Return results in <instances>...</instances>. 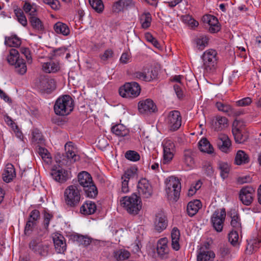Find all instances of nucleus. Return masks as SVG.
<instances>
[{"mask_svg": "<svg viewBox=\"0 0 261 261\" xmlns=\"http://www.w3.org/2000/svg\"><path fill=\"white\" fill-rule=\"evenodd\" d=\"M74 103L71 97L68 95L60 96L56 101L54 109L56 115L66 116L73 110Z\"/></svg>", "mask_w": 261, "mask_h": 261, "instance_id": "obj_1", "label": "nucleus"}, {"mask_svg": "<svg viewBox=\"0 0 261 261\" xmlns=\"http://www.w3.org/2000/svg\"><path fill=\"white\" fill-rule=\"evenodd\" d=\"M77 178L79 184L83 188L86 195L90 198H94L97 195L98 191L91 175L86 171H82L78 174Z\"/></svg>", "mask_w": 261, "mask_h": 261, "instance_id": "obj_2", "label": "nucleus"}, {"mask_svg": "<svg viewBox=\"0 0 261 261\" xmlns=\"http://www.w3.org/2000/svg\"><path fill=\"white\" fill-rule=\"evenodd\" d=\"M64 202L67 206L70 208L77 207L81 200L80 191L75 185L68 186L64 192Z\"/></svg>", "mask_w": 261, "mask_h": 261, "instance_id": "obj_3", "label": "nucleus"}, {"mask_svg": "<svg viewBox=\"0 0 261 261\" xmlns=\"http://www.w3.org/2000/svg\"><path fill=\"white\" fill-rule=\"evenodd\" d=\"M140 197L133 194L130 196H124L120 200V204L130 214L136 215L141 208Z\"/></svg>", "mask_w": 261, "mask_h": 261, "instance_id": "obj_4", "label": "nucleus"}, {"mask_svg": "<svg viewBox=\"0 0 261 261\" xmlns=\"http://www.w3.org/2000/svg\"><path fill=\"white\" fill-rule=\"evenodd\" d=\"M203 67L207 72H214L217 65V53L215 50L210 49L205 51L201 57Z\"/></svg>", "mask_w": 261, "mask_h": 261, "instance_id": "obj_5", "label": "nucleus"}, {"mask_svg": "<svg viewBox=\"0 0 261 261\" xmlns=\"http://www.w3.org/2000/svg\"><path fill=\"white\" fill-rule=\"evenodd\" d=\"M141 91V88L138 83L135 82L126 83L120 87L119 94L123 97L134 98L138 97Z\"/></svg>", "mask_w": 261, "mask_h": 261, "instance_id": "obj_6", "label": "nucleus"}, {"mask_svg": "<svg viewBox=\"0 0 261 261\" xmlns=\"http://www.w3.org/2000/svg\"><path fill=\"white\" fill-rule=\"evenodd\" d=\"M35 86L42 93H50L56 89L54 79L47 75H41L36 80Z\"/></svg>", "mask_w": 261, "mask_h": 261, "instance_id": "obj_7", "label": "nucleus"}, {"mask_svg": "<svg viewBox=\"0 0 261 261\" xmlns=\"http://www.w3.org/2000/svg\"><path fill=\"white\" fill-rule=\"evenodd\" d=\"M180 189L181 185L179 179L173 176L169 177L166 187V191L168 197L176 201L179 197Z\"/></svg>", "mask_w": 261, "mask_h": 261, "instance_id": "obj_8", "label": "nucleus"}, {"mask_svg": "<svg viewBox=\"0 0 261 261\" xmlns=\"http://www.w3.org/2000/svg\"><path fill=\"white\" fill-rule=\"evenodd\" d=\"M65 154L63 155L61 161L62 165H67L68 163H74L80 160L77 153V148L71 142H68L65 145Z\"/></svg>", "mask_w": 261, "mask_h": 261, "instance_id": "obj_9", "label": "nucleus"}, {"mask_svg": "<svg viewBox=\"0 0 261 261\" xmlns=\"http://www.w3.org/2000/svg\"><path fill=\"white\" fill-rule=\"evenodd\" d=\"M165 123L171 131L177 130L181 124V117L178 111H170L165 119Z\"/></svg>", "mask_w": 261, "mask_h": 261, "instance_id": "obj_10", "label": "nucleus"}, {"mask_svg": "<svg viewBox=\"0 0 261 261\" xmlns=\"http://www.w3.org/2000/svg\"><path fill=\"white\" fill-rule=\"evenodd\" d=\"M226 217L225 208L216 210L211 216V221L213 228L217 232H221Z\"/></svg>", "mask_w": 261, "mask_h": 261, "instance_id": "obj_11", "label": "nucleus"}, {"mask_svg": "<svg viewBox=\"0 0 261 261\" xmlns=\"http://www.w3.org/2000/svg\"><path fill=\"white\" fill-rule=\"evenodd\" d=\"M255 190L250 186L243 187L239 192V199L242 203L246 206L250 205L253 202Z\"/></svg>", "mask_w": 261, "mask_h": 261, "instance_id": "obj_12", "label": "nucleus"}, {"mask_svg": "<svg viewBox=\"0 0 261 261\" xmlns=\"http://www.w3.org/2000/svg\"><path fill=\"white\" fill-rule=\"evenodd\" d=\"M137 189L140 196L142 198H149L152 195V187L146 178H142L139 181Z\"/></svg>", "mask_w": 261, "mask_h": 261, "instance_id": "obj_13", "label": "nucleus"}, {"mask_svg": "<svg viewBox=\"0 0 261 261\" xmlns=\"http://www.w3.org/2000/svg\"><path fill=\"white\" fill-rule=\"evenodd\" d=\"M215 106L218 111L225 113L229 116H239L243 114V111L242 110L233 108L227 103L217 102Z\"/></svg>", "mask_w": 261, "mask_h": 261, "instance_id": "obj_14", "label": "nucleus"}, {"mask_svg": "<svg viewBox=\"0 0 261 261\" xmlns=\"http://www.w3.org/2000/svg\"><path fill=\"white\" fill-rule=\"evenodd\" d=\"M164 164L170 162L173 158L175 152V145L170 140H165L163 142Z\"/></svg>", "mask_w": 261, "mask_h": 261, "instance_id": "obj_15", "label": "nucleus"}, {"mask_svg": "<svg viewBox=\"0 0 261 261\" xmlns=\"http://www.w3.org/2000/svg\"><path fill=\"white\" fill-rule=\"evenodd\" d=\"M29 248L35 254L45 256L47 254L48 247L44 245L39 239L32 240L29 243Z\"/></svg>", "mask_w": 261, "mask_h": 261, "instance_id": "obj_16", "label": "nucleus"}, {"mask_svg": "<svg viewBox=\"0 0 261 261\" xmlns=\"http://www.w3.org/2000/svg\"><path fill=\"white\" fill-rule=\"evenodd\" d=\"M212 128L216 132L222 131L228 126V119L221 115L213 117L211 121Z\"/></svg>", "mask_w": 261, "mask_h": 261, "instance_id": "obj_17", "label": "nucleus"}, {"mask_svg": "<svg viewBox=\"0 0 261 261\" xmlns=\"http://www.w3.org/2000/svg\"><path fill=\"white\" fill-rule=\"evenodd\" d=\"M197 155L196 150L191 149H185L183 152L182 162L189 169H191L195 166V158Z\"/></svg>", "mask_w": 261, "mask_h": 261, "instance_id": "obj_18", "label": "nucleus"}, {"mask_svg": "<svg viewBox=\"0 0 261 261\" xmlns=\"http://www.w3.org/2000/svg\"><path fill=\"white\" fill-rule=\"evenodd\" d=\"M202 21L204 23L208 24L209 31L211 33H215L220 30V25L216 17L211 15H205L203 16Z\"/></svg>", "mask_w": 261, "mask_h": 261, "instance_id": "obj_19", "label": "nucleus"}, {"mask_svg": "<svg viewBox=\"0 0 261 261\" xmlns=\"http://www.w3.org/2000/svg\"><path fill=\"white\" fill-rule=\"evenodd\" d=\"M50 174L55 181L64 183L70 178V172L63 169H53Z\"/></svg>", "mask_w": 261, "mask_h": 261, "instance_id": "obj_20", "label": "nucleus"}, {"mask_svg": "<svg viewBox=\"0 0 261 261\" xmlns=\"http://www.w3.org/2000/svg\"><path fill=\"white\" fill-rule=\"evenodd\" d=\"M168 225V220L165 214L159 212L156 215L154 221V229L160 232L165 229Z\"/></svg>", "mask_w": 261, "mask_h": 261, "instance_id": "obj_21", "label": "nucleus"}, {"mask_svg": "<svg viewBox=\"0 0 261 261\" xmlns=\"http://www.w3.org/2000/svg\"><path fill=\"white\" fill-rule=\"evenodd\" d=\"M217 143L218 147L222 152L225 153L230 152L231 142L226 135L224 134H219Z\"/></svg>", "mask_w": 261, "mask_h": 261, "instance_id": "obj_22", "label": "nucleus"}, {"mask_svg": "<svg viewBox=\"0 0 261 261\" xmlns=\"http://www.w3.org/2000/svg\"><path fill=\"white\" fill-rule=\"evenodd\" d=\"M56 251L58 253H63L66 250V240L60 233H55L53 237Z\"/></svg>", "mask_w": 261, "mask_h": 261, "instance_id": "obj_23", "label": "nucleus"}, {"mask_svg": "<svg viewBox=\"0 0 261 261\" xmlns=\"http://www.w3.org/2000/svg\"><path fill=\"white\" fill-rule=\"evenodd\" d=\"M134 6V4L132 0H118L113 4L112 10L114 12L119 13Z\"/></svg>", "mask_w": 261, "mask_h": 261, "instance_id": "obj_24", "label": "nucleus"}, {"mask_svg": "<svg viewBox=\"0 0 261 261\" xmlns=\"http://www.w3.org/2000/svg\"><path fill=\"white\" fill-rule=\"evenodd\" d=\"M156 109V106L150 99L140 101L138 103V110L141 113L154 112Z\"/></svg>", "mask_w": 261, "mask_h": 261, "instance_id": "obj_25", "label": "nucleus"}, {"mask_svg": "<svg viewBox=\"0 0 261 261\" xmlns=\"http://www.w3.org/2000/svg\"><path fill=\"white\" fill-rule=\"evenodd\" d=\"M168 240L164 238L160 239L157 243L156 250L158 255L162 258H166L169 252Z\"/></svg>", "mask_w": 261, "mask_h": 261, "instance_id": "obj_26", "label": "nucleus"}, {"mask_svg": "<svg viewBox=\"0 0 261 261\" xmlns=\"http://www.w3.org/2000/svg\"><path fill=\"white\" fill-rule=\"evenodd\" d=\"M16 176V172L14 166L11 164H8L2 174L3 180L6 182H11Z\"/></svg>", "mask_w": 261, "mask_h": 261, "instance_id": "obj_27", "label": "nucleus"}, {"mask_svg": "<svg viewBox=\"0 0 261 261\" xmlns=\"http://www.w3.org/2000/svg\"><path fill=\"white\" fill-rule=\"evenodd\" d=\"M201 202L199 200H194L190 201L187 206V212L190 217L195 215L201 207Z\"/></svg>", "mask_w": 261, "mask_h": 261, "instance_id": "obj_28", "label": "nucleus"}, {"mask_svg": "<svg viewBox=\"0 0 261 261\" xmlns=\"http://www.w3.org/2000/svg\"><path fill=\"white\" fill-rule=\"evenodd\" d=\"M96 210L95 203L91 201H86L80 207V212L84 215H91Z\"/></svg>", "mask_w": 261, "mask_h": 261, "instance_id": "obj_29", "label": "nucleus"}, {"mask_svg": "<svg viewBox=\"0 0 261 261\" xmlns=\"http://www.w3.org/2000/svg\"><path fill=\"white\" fill-rule=\"evenodd\" d=\"M215 254L212 251L205 250L202 247L200 248L197 256V261H208L211 258L214 259Z\"/></svg>", "mask_w": 261, "mask_h": 261, "instance_id": "obj_30", "label": "nucleus"}, {"mask_svg": "<svg viewBox=\"0 0 261 261\" xmlns=\"http://www.w3.org/2000/svg\"><path fill=\"white\" fill-rule=\"evenodd\" d=\"M113 255L117 261H122L128 259L130 253L128 250L122 248L114 250Z\"/></svg>", "mask_w": 261, "mask_h": 261, "instance_id": "obj_31", "label": "nucleus"}, {"mask_svg": "<svg viewBox=\"0 0 261 261\" xmlns=\"http://www.w3.org/2000/svg\"><path fill=\"white\" fill-rule=\"evenodd\" d=\"M29 21L32 28L36 31L40 32L44 31L43 23L38 17H29Z\"/></svg>", "mask_w": 261, "mask_h": 261, "instance_id": "obj_32", "label": "nucleus"}, {"mask_svg": "<svg viewBox=\"0 0 261 261\" xmlns=\"http://www.w3.org/2000/svg\"><path fill=\"white\" fill-rule=\"evenodd\" d=\"M42 69L46 73H55L60 69L59 64L54 61L44 63L42 65Z\"/></svg>", "mask_w": 261, "mask_h": 261, "instance_id": "obj_33", "label": "nucleus"}, {"mask_svg": "<svg viewBox=\"0 0 261 261\" xmlns=\"http://www.w3.org/2000/svg\"><path fill=\"white\" fill-rule=\"evenodd\" d=\"M111 131L114 134L119 137L126 136L129 133L128 130L121 124H118L112 126Z\"/></svg>", "mask_w": 261, "mask_h": 261, "instance_id": "obj_34", "label": "nucleus"}, {"mask_svg": "<svg viewBox=\"0 0 261 261\" xmlns=\"http://www.w3.org/2000/svg\"><path fill=\"white\" fill-rule=\"evenodd\" d=\"M199 150L203 152L211 154L213 152L214 148L206 138H202L198 143Z\"/></svg>", "mask_w": 261, "mask_h": 261, "instance_id": "obj_35", "label": "nucleus"}, {"mask_svg": "<svg viewBox=\"0 0 261 261\" xmlns=\"http://www.w3.org/2000/svg\"><path fill=\"white\" fill-rule=\"evenodd\" d=\"M54 29L56 33L64 36H67L70 33V30L67 25L60 21L55 24Z\"/></svg>", "mask_w": 261, "mask_h": 261, "instance_id": "obj_36", "label": "nucleus"}, {"mask_svg": "<svg viewBox=\"0 0 261 261\" xmlns=\"http://www.w3.org/2000/svg\"><path fill=\"white\" fill-rule=\"evenodd\" d=\"M142 28L148 29L151 25L152 18L149 12H144L139 17Z\"/></svg>", "mask_w": 261, "mask_h": 261, "instance_id": "obj_37", "label": "nucleus"}, {"mask_svg": "<svg viewBox=\"0 0 261 261\" xmlns=\"http://www.w3.org/2000/svg\"><path fill=\"white\" fill-rule=\"evenodd\" d=\"M249 162V156L245 151L242 150L238 151L235 157V163L237 165H240L248 163Z\"/></svg>", "mask_w": 261, "mask_h": 261, "instance_id": "obj_38", "label": "nucleus"}, {"mask_svg": "<svg viewBox=\"0 0 261 261\" xmlns=\"http://www.w3.org/2000/svg\"><path fill=\"white\" fill-rule=\"evenodd\" d=\"M13 66H14L15 72L19 75L24 74L27 71L26 63L22 58L18 59V61Z\"/></svg>", "mask_w": 261, "mask_h": 261, "instance_id": "obj_39", "label": "nucleus"}, {"mask_svg": "<svg viewBox=\"0 0 261 261\" xmlns=\"http://www.w3.org/2000/svg\"><path fill=\"white\" fill-rule=\"evenodd\" d=\"M218 168L220 171V176L225 179L228 176L230 171V166L226 162H219L218 165Z\"/></svg>", "mask_w": 261, "mask_h": 261, "instance_id": "obj_40", "label": "nucleus"}, {"mask_svg": "<svg viewBox=\"0 0 261 261\" xmlns=\"http://www.w3.org/2000/svg\"><path fill=\"white\" fill-rule=\"evenodd\" d=\"M156 76V74L152 73V76H151L149 73L147 74L140 71L136 72L133 74L134 79H139L146 82L151 81L152 79H155Z\"/></svg>", "mask_w": 261, "mask_h": 261, "instance_id": "obj_41", "label": "nucleus"}, {"mask_svg": "<svg viewBox=\"0 0 261 261\" xmlns=\"http://www.w3.org/2000/svg\"><path fill=\"white\" fill-rule=\"evenodd\" d=\"M230 217L231 218L230 223L231 226L236 230H239L241 227V223L238 214L235 211L231 212Z\"/></svg>", "mask_w": 261, "mask_h": 261, "instance_id": "obj_42", "label": "nucleus"}, {"mask_svg": "<svg viewBox=\"0 0 261 261\" xmlns=\"http://www.w3.org/2000/svg\"><path fill=\"white\" fill-rule=\"evenodd\" d=\"M245 131L232 130L236 143H243L248 139V136L244 134Z\"/></svg>", "mask_w": 261, "mask_h": 261, "instance_id": "obj_43", "label": "nucleus"}, {"mask_svg": "<svg viewBox=\"0 0 261 261\" xmlns=\"http://www.w3.org/2000/svg\"><path fill=\"white\" fill-rule=\"evenodd\" d=\"M18 51L14 48L10 49L9 55L7 57V61L11 65L16 63L20 59Z\"/></svg>", "mask_w": 261, "mask_h": 261, "instance_id": "obj_44", "label": "nucleus"}, {"mask_svg": "<svg viewBox=\"0 0 261 261\" xmlns=\"http://www.w3.org/2000/svg\"><path fill=\"white\" fill-rule=\"evenodd\" d=\"M14 13L18 21L23 27H26L28 24V21L23 11L20 8H17L14 10Z\"/></svg>", "mask_w": 261, "mask_h": 261, "instance_id": "obj_45", "label": "nucleus"}, {"mask_svg": "<svg viewBox=\"0 0 261 261\" xmlns=\"http://www.w3.org/2000/svg\"><path fill=\"white\" fill-rule=\"evenodd\" d=\"M21 42L20 39L15 35L5 38V44L11 47H17L21 44Z\"/></svg>", "mask_w": 261, "mask_h": 261, "instance_id": "obj_46", "label": "nucleus"}, {"mask_svg": "<svg viewBox=\"0 0 261 261\" xmlns=\"http://www.w3.org/2000/svg\"><path fill=\"white\" fill-rule=\"evenodd\" d=\"M91 7L97 13H101L104 9V5L101 0H89Z\"/></svg>", "mask_w": 261, "mask_h": 261, "instance_id": "obj_47", "label": "nucleus"}, {"mask_svg": "<svg viewBox=\"0 0 261 261\" xmlns=\"http://www.w3.org/2000/svg\"><path fill=\"white\" fill-rule=\"evenodd\" d=\"M208 41V38L204 36L197 37L195 40L197 46L199 49H203L207 45Z\"/></svg>", "mask_w": 261, "mask_h": 261, "instance_id": "obj_48", "label": "nucleus"}, {"mask_svg": "<svg viewBox=\"0 0 261 261\" xmlns=\"http://www.w3.org/2000/svg\"><path fill=\"white\" fill-rule=\"evenodd\" d=\"M125 157L128 160L136 162L140 160L139 154L134 150H128L125 153Z\"/></svg>", "mask_w": 261, "mask_h": 261, "instance_id": "obj_49", "label": "nucleus"}, {"mask_svg": "<svg viewBox=\"0 0 261 261\" xmlns=\"http://www.w3.org/2000/svg\"><path fill=\"white\" fill-rule=\"evenodd\" d=\"M75 240L80 245L84 246H88L91 242L90 238L83 235H77Z\"/></svg>", "mask_w": 261, "mask_h": 261, "instance_id": "obj_50", "label": "nucleus"}, {"mask_svg": "<svg viewBox=\"0 0 261 261\" xmlns=\"http://www.w3.org/2000/svg\"><path fill=\"white\" fill-rule=\"evenodd\" d=\"M182 21L185 23L188 24L192 28H194L198 25V21L194 19L192 17L189 15H186L182 16Z\"/></svg>", "mask_w": 261, "mask_h": 261, "instance_id": "obj_51", "label": "nucleus"}, {"mask_svg": "<svg viewBox=\"0 0 261 261\" xmlns=\"http://www.w3.org/2000/svg\"><path fill=\"white\" fill-rule=\"evenodd\" d=\"M38 152L45 162L47 163L51 162L50 154L46 149L40 147L38 148Z\"/></svg>", "mask_w": 261, "mask_h": 261, "instance_id": "obj_52", "label": "nucleus"}, {"mask_svg": "<svg viewBox=\"0 0 261 261\" xmlns=\"http://www.w3.org/2000/svg\"><path fill=\"white\" fill-rule=\"evenodd\" d=\"M238 239L239 234L237 230H233L228 234V241L233 246L238 244Z\"/></svg>", "mask_w": 261, "mask_h": 261, "instance_id": "obj_53", "label": "nucleus"}, {"mask_svg": "<svg viewBox=\"0 0 261 261\" xmlns=\"http://www.w3.org/2000/svg\"><path fill=\"white\" fill-rule=\"evenodd\" d=\"M245 124L242 120L236 119L232 123V130L245 131Z\"/></svg>", "mask_w": 261, "mask_h": 261, "instance_id": "obj_54", "label": "nucleus"}, {"mask_svg": "<svg viewBox=\"0 0 261 261\" xmlns=\"http://www.w3.org/2000/svg\"><path fill=\"white\" fill-rule=\"evenodd\" d=\"M36 222L28 220L26 223L24 233L26 236H30L33 231L34 227L36 225Z\"/></svg>", "mask_w": 261, "mask_h": 261, "instance_id": "obj_55", "label": "nucleus"}, {"mask_svg": "<svg viewBox=\"0 0 261 261\" xmlns=\"http://www.w3.org/2000/svg\"><path fill=\"white\" fill-rule=\"evenodd\" d=\"M230 251L229 245L223 244L220 247L218 253L222 257H225L230 254Z\"/></svg>", "mask_w": 261, "mask_h": 261, "instance_id": "obj_56", "label": "nucleus"}, {"mask_svg": "<svg viewBox=\"0 0 261 261\" xmlns=\"http://www.w3.org/2000/svg\"><path fill=\"white\" fill-rule=\"evenodd\" d=\"M53 215L51 214L48 213V212L45 211L43 214V227L46 229L47 230L48 228L50 220L53 219Z\"/></svg>", "mask_w": 261, "mask_h": 261, "instance_id": "obj_57", "label": "nucleus"}, {"mask_svg": "<svg viewBox=\"0 0 261 261\" xmlns=\"http://www.w3.org/2000/svg\"><path fill=\"white\" fill-rule=\"evenodd\" d=\"M32 140L33 142H36L38 143H41L42 141V136L40 132L37 129H34L32 131Z\"/></svg>", "mask_w": 261, "mask_h": 261, "instance_id": "obj_58", "label": "nucleus"}, {"mask_svg": "<svg viewBox=\"0 0 261 261\" xmlns=\"http://www.w3.org/2000/svg\"><path fill=\"white\" fill-rule=\"evenodd\" d=\"M136 169L132 168L126 170L124 175L122 176L121 179H129L136 176Z\"/></svg>", "mask_w": 261, "mask_h": 261, "instance_id": "obj_59", "label": "nucleus"}, {"mask_svg": "<svg viewBox=\"0 0 261 261\" xmlns=\"http://www.w3.org/2000/svg\"><path fill=\"white\" fill-rule=\"evenodd\" d=\"M203 170L205 174L208 176H212L214 173V169L212 165L208 162H205L203 165Z\"/></svg>", "mask_w": 261, "mask_h": 261, "instance_id": "obj_60", "label": "nucleus"}, {"mask_svg": "<svg viewBox=\"0 0 261 261\" xmlns=\"http://www.w3.org/2000/svg\"><path fill=\"white\" fill-rule=\"evenodd\" d=\"M44 4L49 5L53 10L59 9L60 2L58 0H43Z\"/></svg>", "mask_w": 261, "mask_h": 261, "instance_id": "obj_61", "label": "nucleus"}, {"mask_svg": "<svg viewBox=\"0 0 261 261\" xmlns=\"http://www.w3.org/2000/svg\"><path fill=\"white\" fill-rule=\"evenodd\" d=\"M251 102V98L250 97H247L237 101L236 104L237 106L239 107H246L250 105Z\"/></svg>", "mask_w": 261, "mask_h": 261, "instance_id": "obj_62", "label": "nucleus"}, {"mask_svg": "<svg viewBox=\"0 0 261 261\" xmlns=\"http://www.w3.org/2000/svg\"><path fill=\"white\" fill-rule=\"evenodd\" d=\"M40 212L37 210H33L30 214L28 220L36 222L40 218Z\"/></svg>", "mask_w": 261, "mask_h": 261, "instance_id": "obj_63", "label": "nucleus"}, {"mask_svg": "<svg viewBox=\"0 0 261 261\" xmlns=\"http://www.w3.org/2000/svg\"><path fill=\"white\" fill-rule=\"evenodd\" d=\"M20 52L22 54L24 55L29 63H32V58L31 55V51L28 48L21 47L20 48Z\"/></svg>", "mask_w": 261, "mask_h": 261, "instance_id": "obj_64", "label": "nucleus"}]
</instances>
